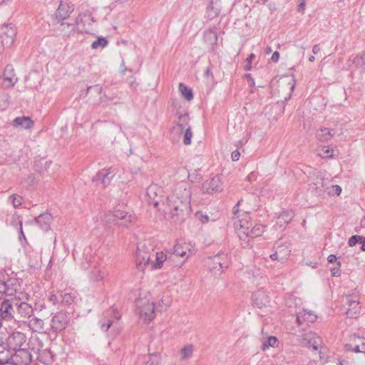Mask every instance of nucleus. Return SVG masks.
Listing matches in <instances>:
<instances>
[{"label":"nucleus","instance_id":"1","mask_svg":"<svg viewBox=\"0 0 365 365\" xmlns=\"http://www.w3.org/2000/svg\"><path fill=\"white\" fill-rule=\"evenodd\" d=\"M191 187L187 182L181 181L175 185L167 197L163 212L175 222L185 220L191 212Z\"/></svg>","mask_w":365,"mask_h":365},{"label":"nucleus","instance_id":"2","mask_svg":"<svg viewBox=\"0 0 365 365\" xmlns=\"http://www.w3.org/2000/svg\"><path fill=\"white\" fill-rule=\"evenodd\" d=\"M135 303L139 316L143 320L149 322L155 318V306L149 292L140 290Z\"/></svg>","mask_w":365,"mask_h":365},{"label":"nucleus","instance_id":"3","mask_svg":"<svg viewBox=\"0 0 365 365\" xmlns=\"http://www.w3.org/2000/svg\"><path fill=\"white\" fill-rule=\"evenodd\" d=\"M93 22V17L90 14L83 13L80 14L75 21V25L72 24L63 23L61 24V31H66V29L69 30L68 36H70L74 32L78 33H89L91 30L92 24Z\"/></svg>","mask_w":365,"mask_h":365},{"label":"nucleus","instance_id":"4","mask_svg":"<svg viewBox=\"0 0 365 365\" xmlns=\"http://www.w3.org/2000/svg\"><path fill=\"white\" fill-rule=\"evenodd\" d=\"M153 251V246L150 242H144L138 245L135 262L138 269L141 271L146 269H150V264L154 257Z\"/></svg>","mask_w":365,"mask_h":365},{"label":"nucleus","instance_id":"5","mask_svg":"<svg viewBox=\"0 0 365 365\" xmlns=\"http://www.w3.org/2000/svg\"><path fill=\"white\" fill-rule=\"evenodd\" d=\"M238 205L234 207L233 214L235 215L234 225L238 236L241 240L247 239L248 230L252 226L251 217L247 212H239L236 209Z\"/></svg>","mask_w":365,"mask_h":365},{"label":"nucleus","instance_id":"6","mask_svg":"<svg viewBox=\"0 0 365 365\" xmlns=\"http://www.w3.org/2000/svg\"><path fill=\"white\" fill-rule=\"evenodd\" d=\"M205 266L214 274H220L224 269L229 266L227 255L225 253H220L210 257L205 260Z\"/></svg>","mask_w":365,"mask_h":365},{"label":"nucleus","instance_id":"7","mask_svg":"<svg viewBox=\"0 0 365 365\" xmlns=\"http://www.w3.org/2000/svg\"><path fill=\"white\" fill-rule=\"evenodd\" d=\"M343 302L346 309V315L348 318H356L360 313L359 297L356 293L346 295Z\"/></svg>","mask_w":365,"mask_h":365},{"label":"nucleus","instance_id":"8","mask_svg":"<svg viewBox=\"0 0 365 365\" xmlns=\"http://www.w3.org/2000/svg\"><path fill=\"white\" fill-rule=\"evenodd\" d=\"M163 191L156 184L150 185L146 190L145 200L150 205H153L155 208L160 210V204L163 201Z\"/></svg>","mask_w":365,"mask_h":365},{"label":"nucleus","instance_id":"9","mask_svg":"<svg viewBox=\"0 0 365 365\" xmlns=\"http://www.w3.org/2000/svg\"><path fill=\"white\" fill-rule=\"evenodd\" d=\"M330 180L325 178L322 173L317 175L314 181L309 184L310 192L317 196H322L327 192Z\"/></svg>","mask_w":365,"mask_h":365},{"label":"nucleus","instance_id":"10","mask_svg":"<svg viewBox=\"0 0 365 365\" xmlns=\"http://www.w3.org/2000/svg\"><path fill=\"white\" fill-rule=\"evenodd\" d=\"M32 360V355L26 349H16L11 355L8 362L13 365H29Z\"/></svg>","mask_w":365,"mask_h":365},{"label":"nucleus","instance_id":"11","mask_svg":"<svg viewBox=\"0 0 365 365\" xmlns=\"http://www.w3.org/2000/svg\"><path fill=\"white\" fill-rule=\"evenodd\" d=\"M16 31L15 26L12 24H6L1 28L0 33V40L4 47H11L15 40Z\"/></svg>","mask_w":365,"mask_h":365},{"label":"nucleus","instance_id":"12","mask_svg":"<svg viewBox=\"0 0 365 365\" xmlns=\"http://www.w3.org/2000/svg\"><path fill=\"white\" fill-rule=\"evenodd\" d=\"M14 307L15 315L19 320L23 321L24 319H29L34 314V309L30 304L26 302L16 300L14 302Z\"/></svg>","mask_w":365,"mask_h":365},{"label":"nucleus","instance_id":"13","mask_svg":"<svg viewBox=\"0 0 365 365\" xmlns=\"http://www.w3.org/2000/svg\"><path fill=\"white\" fill-rule=\"evenodd\" d=\"M345 348L348 351L365 353V338L356 334L350 335L349 341L345 344Z\"/></svg>","mask_w":365,"mask_h":365},{"label":"nucleus","instance_id":"14","mask_svg":"<svg viewBox=\"0 0 365 365\" xmlns=\"http://www.w3.org/2000/svg\"><path fill=\"white\" fill-rule=\"evenodd\" d=\"M223 183L221 178L214 176L202 183V191L205 193H213L222 190Z\"/></svg>","mask_w":365,"mask_h":365},{"label":"nucleus","instance_id":"15","mask_svg":"<svg viewBox=\"0 0 365 365\" xmlns=\"http://www.w3.org/2000/svg\"><path fill=\"white\" fill-rule=\"evenodd\" d=\"M69 319L68 315L64 312H57L51 320V326L55 331H62L66 329Z\"/></svg>","mask_w":365,"mask_h":365},{"label":"nucleus","instance_id":"16","mask_svg":"<svg viewBox=\"0 0 365 365\" xmlns=\"http://www.w3.org/2000/svg\"><path fill=\"white\" fill-rule=\"evenodd\" d=\"M115 169L113 167L108 168H103L98 171L96 175L93 178V181H101L103 186L106 187L108 186L113 176L115 175Z\"/></svg>","mask_w":365,"mask_h":365},{"label":"nucleus","instance_id":"17","mask_svg":"<svg viewBox=\"0 0 365 365\" xmlns=\"http://www.w3.org/2000/svg\"><path fill=\"white\" fill-rule=\"evenodd\" d=\"M19 287V283L15 278H9L0 281V291L2 295L12 296L15 294Z\"/></svg>","mask_w":365,"mask_h":365},{"label":"nucleus","instance_id":"18","mask_svg":"<svg viewBox=\"0 0 365 365\" xmlns=\"http://www.w3.org/2000/svg\"><path fill=\"white\" fill-rule=\"evenodd\" d=\"M294 217V212L292 210H285L276 219L274 227L276 230H284L287 225L291 222Z\"/></svg>","mask_w":365,"mask_h":365},{"label":"nucleus","instance_id":"19","mask_svg":"<svg viewBox=\"0 0 365 365\" xmlns=\"http://www.w3.org/2000/svg\"><path fill=\"white\" fill-rule=\"evenodd\" d=\"M119 319L118 314L113 308L107 310L104 314V318L100 322L101 329L106 331L114 323V319Z\"/></svg>","mask_w":365,"mask_h":365},{"label":"nucleus","instance_id":"20","mask_svg":"<svg viewBox=\"0 0 365 365\" xmlns=\"http://www.w3.org/2000/svg\"><path fill=\"white\" fill-rule=\"evenodd\" d=\"M304 340L307 342V346L317 351L322 345V338L314 332H307L304 336Z\"/></svg>","mask_w":365,"mask_h":365},{"label":"nucleus","instance_id":"21","mask_svg":"<svg viewBox=\"0 0 365 365\" xmlns=\"http://www.w3.org/2000/svg\"><path fill=\"white\" fill-rule=\"evenodd\" d=\"M15 314L14 302L11 303L9 300H4L1 303L0 317L4 319H10Z\"/></svg>","mask_w":365,"mask_h":365},{"label":"nucleus","instance_id":"22","mask_svg":"<svg viewBox=\"0 0 365 365\" xmlns=\"http://www.w3.org/2000/svg\"><path fill=\"white\" fill-rule=\"evenodd\" d=\"M4 83L6 87H13L17 82V78L14 73V68L12 65H7L4 69Z\"/></svg>","mask_w":365,"mask_h":365},{"label":"nucleus","instance_id":"23","mask_svg":"<svg viewBox=\"0 0 365 365\" xmlns=\"http://www.w3.org/2000/svg\"><path fill=\"white\" fill-rule=\"evenodd\" d=\"M73 11V5L61 1L56 12V16L60 20L66 19Z\"/></svg>","mask_w":365,"mask_h":365},{"label":"nucleus","instance_id":"24","mask_svg":"<svg viewBox=\"0 0 365 365\" xmlns=\"http://www.w3.org/2000/svg\"><path fill=\"white\" fill-rule=\"evenodd\" d=\"M11 125L17 128L31 129L34 127V122L30 117L20 116L14 118L11 123Z\"/></svg>","mask_w":365,"mask_h":365},{"label":"nucleus","instance_id":"25","mask_svg":"<svg viewBox=\"0 0 365 365\" xmlns=\"http://www.w3.org/2000/svg\"><path fill=\"white\" fill-rule=\"evenodd\" d=\"M52 215L50 213L45 212L35 217L32 220V222L38 224L43 230L48 231L50 229V224L52 221Z\"/></svg>","mask_w":365,"mask_h":365},{"label":"nucleus","instance_id":"26","mask_svg":"<svg viewBox=\"0 0 365 365\" xmlns=\"http://www.w3.org/2000/svg\"><path fill=\"white\" fill-rule=\"evenodd\" d=\"M349 65V68H351V66L356 69L361 70V72L365 71V51H363L358 55L350 58Z\"/></svg>","mask_w":365,"mask_h":365},{"label":"nucleus","instance_id":"27","mask_svg":"<svg viewBox=\"0 0 365 365\" xmlns=\"http://www.w3.org/2000/svg\"><path fill=\"white\" fill-rule=\"evenodd\" d=\"M252 297L254 304L259 308L264 306L269 302L268 296L263 289H257L253 292Z\"/></svg>","mask_w":365,"mask_h":365},{"label":"nucleus","instance_id":"28","mask_svg":"<svg viewBox=\"0 0 365 365\" xmlns=\"http://www.w3.org/2000/svg\"><path fill=\"white\" fill-rule=\"evenodd\" d=\"M112 216L113 217V221H116L118 220H123L121 223L123 226H127L130 222L133 220V217L131 215H128V213L120 210V208H116L112 212Z\"/></svg>","mask_w":365,"mask_h":365},{"label":"nucleus","instance_id":"29","mask_svg":"<svg viewBox=\"0 0 365 365\" xmlns=\"http://www.w3.org/2000/svg\"><path fill=\"white\" fill-rule=\"evenodd\" d=\"M107 275V272L103 266L93 265L90 272V279L93 281H101Z\"/></svg>","mask_w":365,"mask_h":365},{"label":"nucleus","instance_id":"30","mask_svg":"<svg viewBox=\"0 0 365 365\" xmlns=\"http://www.w3.org/2000/svg\"><path fill=\"white\" fill-rule=\"evenodd\" d=\"M167 256L163 252H156L150 264V269L153 270L162 268L163 262L166 260Z\"/></svg>","mask_w":365,"mask_h":365},{"label":"nucleus","instance_id":"31","mask_svg":"<svg viewBox=\"0 0 365 365\" xmlns=\"http://www.w3.org/2000/svg\"><path fill=\"white\" fill-rule=\"evenodd\" d=\"M317 315H315L312 312L303 310L302 312L298 313L297 320L300 324H302V321L313 323L317 320Z\"/></svg>","mask_w":365,"mask_h":365},{"label":"nucleus","instance_id":"32","mask_svg":"<svg viewBox=\"0 0 365 365\" xmlns=\"http://www.w3.org/2000/svg\"><path fill=\"white\" fill-rule=\"evenodd\" d=\"M334 135V132L332 130H330L327 128H321L317 133V138L322 142H327L329 140L333 135Z\"/></svg>","mask_w":365,"mask_h":365},{"label":"nucleus","instance_id":"33","mask_svg":"<svg viewBox=\"0 0 365 365\" xmlns=\"http://www.w3.org/2000/svg\"><path fill=\"white\" fill-rule=\"evenodd\" d=\"M204 38L205 41L212 47L217 44L218 40L217 33L212 30L205 31Z\"/></svg>","mask_w":365,"mask_h":365},{"label":"nucleus","instance_id":"34","mask_svg":"<svg viewBox=\"0 0 365 365\" xmlns=\"http://www.w3.org/2000/svg\"><path fill=\"white\" fill-rule=\"evenodd\" d=\"M264 231L263 225L259 224L255 225L251 230H248L247 238L261 236Z\"/></svg>","mask_w":365,"mask_h":365},{"label":"nucleus","instance_id":"35","mask_svg":"<svg viewBox=\"0 0 365 365\" xmlns=\"http://www.w3.org/2000/svg\"><path fill=\"white\" fill-rule=\"evenodd\" d=\"M179 89L182 96L187 100L190 101L193 98V94L192 90L186 86L184 83H180L179 84Z\"/></svg>","mask_w":365,"mask_h":365},{"label":"nucleus","instance_id":"36","mask_svg":"<svg viewBox=\"0 0 365 365\" xmlns=\"http://www.w3.org/2000/svg\"><path fill=\"white\" fill-rule=\"evenodd\" d=\"M29 327L35 331H41L43 329V322L38 318H33L29 322Z\"/></svg>","mask_w":365,"mask_h":365},{"label":"nucleus","instance_id":"37","mask_svg":"<svg viewBox=\"0 0 365 365\" xmlns=\"http://www.w3.org/2000/svg\"><path fill=\"white\" fill-rule=\"evenodd\" d=\"M193 352V346L191 344H188L182 347L180 350L181 360H185L190 359Z\"/></svg>","mask_w":365,"mask_h":365},{"label":"nucleus","instance_id":"38","mask_svg":"<svg viewBox=\"0 0 365 365\" xmlns=\"http://www.w3.org/2000/svg\"><path fill=\"white\" fill-rule=\"evenodd\" d=\"M278 339L275 336H269L266 340H264L262 344V349L263 350L267 349L269 347H275L277 346Z\"/></svg>","mask_w":365,"mask_h":365},{"label":"nucleus","instance_id":"39","mask_svg":"<svg viewBox=\"0 0 365 365\" xmlns=\"http://www.w3.org/2000/svg\"><path fill=\"white\" fill-rule=\"evenodd\" d=\"M108 44V40L104 37H98L97 40L91 44L92 49H98V48H105Z\"/></svg>","mask_w":365,"mask_h":365},{"label":"nucleus","instance_id":"40","mask_svg":"<svg viewBox=\"0 0 365 365\" xmlns=\"http://www.w3.org/2000/svg\"><path fill=\"white\" fill-rule=\"evenodd\" d=\"M160 356L158 354H150L149 355V359L146 361V365H160Z\"/></svg>","mask_w":365,"mask_h":365},{"label":"nucleus","instance_id":"41","mask_svg":"<svg viewBox=\"0 0 365 365\" xmlns=\"http://www.w3.org/2000/svg\"><path fill=\"white\" fill-rule=\"evenodd\" d=\"M333 150L329 146H323L318 149V155L322 158L332 157Z\"/></svg>","mask_w":365,"mask_h":365},{"label":"nucleus","instance_id":"42","mask_svg":"<svg viewBox=\"0 0 365 365\" xmlns=\"http://www.w3.org/2000/svg\"><path fill=\"white\" fill-rule=\"evenodd\" d=\"M287 251L286 252V254L282 255V252H281V249L280 247H277V250L275 251L274 253L273 254H271L269 255V257L272 259V260H279V261H284V259H286V257L287 255Z\"/></svg>","mask_w":365,"mask_h":365},{"label":"nucleus","instance_id":"43","mask_svg":"<svg viewBox=\"0 0 365 365\" xmlns=\"http://www.w3.org/2000/svg\"><path fill=\"white\" fill-rule=\"evenodd\" d=\"M188 249L187 246H185V247H182L181 245H176L174 247V254L180 256L181 257H184L187 256V252L186 250Z\"/></svg>","mask_w":365,"mask_h":365},{"label":"nucleus","instance_id":"44","mask_svg":"<svg viewBox=\"0 0 365 365\" xmlns=\"http://www.w3.org/2000/svg\"><path fill=\"white\" fill-rule=\"evenodd\" d=\"M330 184L328 185V189L327 190V193L329 195H339L341 192V188L339 185H331Z\"/></svg>","mask_w":365,"mask_h":365},{"label":"nucleus","instance_id":"45","mask_svg":"<svg viewBox=\"0 0 365 365\" xmlns=\"http://www.w3.org/2000/svg\"><path fill=\"white\" fill-rule=\"evenodd\" d=\"M9 199L14 207H19L23 202L22 197L18 195H12L9 197Z\"/></svg>","mask_w":365,"mask_h":365},{"label":"nucleus","instance_id":"46","mask_svg":"<svg viewBox=\"0 0 365 365\" xmlns=\"http://www.w3.org/2000/svg\"><path fill=\"white\" fill-rule=\"evenodd\" d=\"M192 133L190 127L185 129L184 134L183 143L185 145H190L192 142Z\"/></svg>","mask_w":365,"mask_h":365},{"label":"nucleus","instance_id":"47","mask_svg":"<svg viewBox=\"0 0 365 365\" xmlns=\"http://www.w3.org/2000/svg\"><path fill=\"white\" fill-rule=\"evenodd\" d=\"M76 297L71 293H66L62 296V302L71 304L74 302Z\"/></svg>","mask_w":365,"mask_h":365},{"label":"nucleus","instance_id":"48","mask_svg":"<svg viewBox=\"0 0 365 365\" xmlns=\"http://www.w3.org/2000/svg\"><path fill=\"white\" fill-rule=\"evenodd\" d=\"M189 120V115L187 114L180 115L179 116L178 125L184 128V125H186Z\"/></svg>","mask_w":365,"mask_h":365},{"label":"nucleus","instance_id":"49","mask_svg":"<svg viewBox=\"0 0 365 365\" xmlns=\"http://www.w3.org/2000/svg\"><path fill=\"white\" fill-rule=\"evenodd\" d=\"M362 236L353 235L349 239L348 244L350 247L354 246L357 242H360V240Z\"/></svg>","mask_w":365,"mask_h":365},{"label":"nucleus","instance_id":"50","mask_svg":"<svg viewBox=\"0 0 365 365\" xmlns=\"http://www.w3.org/2000/svg\"><path fill=\"white\" fill-rule=\"evenodd\" d=\"M196 215L202 224L207 223L210 221V217L202 212H199Z\"/></svg>","mask_w":365,"mask_h":365},{"label":"nucleus","instance_id":"51","mask_svg":"<svg viewBox=\"0 0 365 365\" xmlns=\"http://www.w3.org/2000/svg\"><path fill=\"white\" fill-rule=\"evenodd\" d=\"M307 0H298V9L297 11L299 12H301L302 14H304L305 10V6H306Z\"/></svg>","mask_w":365,"mask_h":365},{"label":"nucleus","instance_id":"52","mask_svg":"<svg viewBox=\"0 0 365 365\" xmlns=\"http://www.w3.org/2000/svg\"><path fill=\"white\" fill-rule=\"evenodd\" d=\"M293 300L295 302V304H296V306H297V305H298V304H300V302H300V299H299V298H297V297H289L287 299V302H286V303H287V306H289V307H291L292 306V301H293Z\"/></svg>","mask_w":365,"mask_h":365},{"label":"nucleus","instance_id":"53","mask_svg":"<svg viewBox=\"0 0 365 365\" xmlns=\"http://www.w3.org/2000/svg\"><path fill=\"white\" fill-rule=\"evenodd\" d=\"M217 0H211L210 6L207 8V11L215 10V15H217L220 12V9L218 7H215L214 4H216Z\"/></svg>","mask_w":365,"mask_h":365},{"label":"nucleus","instance_id":"54","mask_svg":"<svg viewBox=\"0 0 365 365\" xmlns=\"http://www.w3.org/2000/svg\"><path fill=\"white\" fill-rule=\"evenodd\" d=\"M19 240L21 242H22V240L26 241V238L25 234H24V230H23L22 221L21 220H19Z\"/></svg>","mask_w":365,"mask_h":365},{"label":"nucleus","instance_id":"55","mask_svg":"<svg viewBox=\"0 0 365 365\" xmlns=\"http://www.w3.org/2000/svg\"><path fill=\"white\" fill-rule=\"evenodd\" d=\"M338 267L331 269V272L333 276L339 277L341 275V271L339 267H341V262H337Z\"/></svg>","mask_w":365,"mask_h":365},{"label":"nucleus","instance_id":"56","mask_svg":"<svg viewBox=\"0 0 365 365\" xmlns=\"http://www.w3.org/2000/svg\"><path fill=\"white\" fill-rule=\"evenodd\" d=\"M240 153L237 150H234L231 154V158L233 161H237L240 158Z\"/></svg>","mask_w":365,"mask_h":365},{"label":"nucleus","instance_id":"57","mask_svg":"<svg viewBox=\"0 0 365 365\" xmlns=\"http://www.w3.org/2000/svg\"><path fill=\"white\" fill-rule=\"evenodd\" d=\"M279 58V53L278 51H275L273 53L270 60L272 62H277Z\"/></svg>","mask_w":365,"mask_h":365},{"label":"nucleus","instance_id":"58","mask_svg":"<svg viewBox=\"0 0 365 365\" xmlns=\"http://www.w3.org/2000/svg\"><path fill=\"white\" fill-rule=\"evenodd\" d=\"M337 257L335 255H329L327 257V260L330 263H334L336 262Z\"/></svg>","mask_w":365,"mask_h":365},{"label":"nucleus","instance_id":"59","mask_svg":"<svg viewBox=\"0 0 365 365\" xmlns=\"http://www.w3.org/2000/svg\"><path fill=\"white\" fill-rule=\"evenodd\" d=\"M257 178V174L255 173V172H252L251 173H250V175L247 176V180L250 181V182H252L255 180H256Z\"/></svg>","mask_w":365,"mask_h":365},{"label":"nucleus","instance_id":"60","mask_svg":"<svg viewBox=\"0 0 365 365\" xmlns=\"http://www.w3.org/2000/svg\"><path fill=\"white\" fill-rule=\"evenodd\" d=\"M49 300L53 302V304H56L58 302V297L55 294H51L49 297Z\"/></svg>","mask_w":365,"mask_h":365},{"label":"nucleus","instance_id":"61","mask_svg":"<svg viewBox=\"0 0 365 365\" xmlns=\"http://www.w3.org/2000/svg\"><path fill=\"white\" fill-rule=\"evenodd\" d=\"M162 303L165 305V307H169L171 304V300L169 297H167L166 299H162Z\"/></svg>","mask_w":365,"mask_h":365},{"label":"nucleus","instance_id":"62","mask_svg":"<svg viewBox=\"0 0 365 365\" xmlns=\"http://www.w3.org/2000/svg\"><path fill=\"white\" fill-rule=\"evenodd\" d=\"M320 51V47L318 44H316L312 48V52L314 54H317Z\"/></svg>","mask_w":365,"mask_h":365},{"label":"nucleus","instance_id":"63","mask_svg":"<svg viewBox=\"0 0 365 365\" xmlns=\"http://www.w3.org/2000/svg\"><path fill=\"white\" fill-rule=\"evenodd\" d=\"M359 243L361 244V250L365 251V237H361Z\"/></svg>","mask_w":365,"mask_h":365},{"label":"nucleus","instance_id":"64","mask_svg":"<svg viewBox=\"0 0 365 365\" xmlns=\"http://www.w3.org/2000/svg\"><path fill=\"white\" fill-rule=\"evenodd\" d=\"M255 58V55L254 53H251L249 57L247 58V62L252 63V61Z\"/></svg>","mask_w":365,"mask_h":365}]
</instances>
